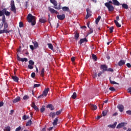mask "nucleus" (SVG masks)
Listing matches in <instances>:
<instances>
[{"mask_svg": "<svg viewBox=\"0 0 131 131\" xmlns=\"http://www.w3.org/2000/svg\"><path fill=\"white\" fill-rule=\"evenodd\" d=\"M107 112H108V111H107V110L103 111L102 112L103 116H106V115H107Z\"/></svg>", "mask_w": 131, "mask_h": 131, "instance_id": "43", "label": "nucleus"}, {"mask_svg": "<svg viewBox=\"0 0 131 131\" xmlns=\"http://www.w3.org/2000/svg\"><path fill=\"white\" fill-rule=\"evenodd\" d=\"M110 83H111V84H119L118 83H117L114 81L111 80V77H110Z\"/></svg>", "mask_w": 131, "mask_h": 131, "instance_id": "35", "label": "nucleus"}, {"mask_svg": "<svg viewBox=\"0 0 131 131\" xmlns=\"http://www.w3.org/2000/svg\"><path fill=\"white\" fill-rule=\"evenodd\" d=\"M31 75L32 78H34L35 77V73H32Z\"/></svg>", "mask_w": 131, "mask_h": 131, "instance_id": "52", "label": "nucleus"}, {"mask_svg": "<svg viewBox=\"0 0 131 131\" xmlns=\"http://www.w3.org/2000/svg\"><path fill=\"white\" fill-rule=\"evenodd\" d=\"M25 6V8L27 9V8L28 7V1L26 2V4Z\"/></svg>", "mask_w": 131, "mask_h": 131, "instance_id": "56", "label": "nucleus"}, {"mask_svg": "<svg viewBox=\"0 0 131 131\" xmlns=\"http://www.w3.org/2000/svg\"><path fill=\"white\" fill-rule=\"evenodd\" d=\"M50 3H51V4H53V5H54V8L56 10H61V5L59 4V5L58 6V3L57 2V1H56V0H50Z\"/></svg>", "mask_w": 131, "mask_h": 131, "instance_id": "4", "label": "nucleus"}, {"mask_svg": "<svg viewBox=\"0 0 131 131\" xmlns=\"http://www.w3.org/2000/svg\"><path fill=\"white\" fill-rule=\"evenodd\" d=\"M20 100H21L20 97H17L15 99H13V103H17V102H19V101H20Z\"/></svg>", "mask_w": 131, "mask_h": 131, "instance_id": "26", "label": "nucleus"}, {"mask_svg": "<svg viewBox=\"0 0 131 131\" xmlns=\"http://www.w3.org/2000/svg\"><path fill=\"white\" fill-rule=\"evenodd\" d=\"M122 7L123 9H126V10L128 9V5H127V4H123L122 5Z\"/></svg>", "mask_w": 131, "mask_h": 131, "instance_id": "31", "label": "nucleus"}, {"mask_svg": "<svg viewBox=\"0 0 131 131\" xmlns=\"http://www.w3.org/2000/svg\"><path fill=\"white\" fill-rule=\"evenodd\" d=\"M30 48L31 50H32V51H33L34 50V47H33V45H30Z\"/></svg>", "mask_w": 131, "mask_h": 131, "instance_id": "58", "label": "nucleus"}, {"mask_svg": "<svg viewBox=\"0 0 131 131\" xmlns=\"http://www.w3.org/2000/svg\"><path fill=\"white\" fill-rule=\"evenodd\" d=\"M86 12L87 14L85 16V19H89V18H90V17H91V16H92V10H91V9H90V8H87L86 9Z\"/></svg>", "mask_w": 131, "mask_h": 131, "instance_id": "8", "label": "nucleus"}, {"mask_svg": "<svg viewBox=\"0 0 131 131\" xmlns=\"http://www.w3.org/2000/svg\"><path fill=\"white\" fill-rule=\"evenodd\" d=\"M75 37L76 38V40L78 39L79 37V33H78V32H75Z\"/></svg>", "mask_w": 131, "mask_h": 131, "instance_id": "37", "label": "nucleus"}, {"mask_svg": "<svg viewBox=\"0 0 131 131\" xmlns=\"http://www.w3.org/2000/svg\"><path fill=\"white\" fill-rule=\"evenodd\" d=\"M39 21L41 23H46V22H47V18H46L45 16L41 17V18H39Z\"/></svg>", "mask_w": 131, "mask_h": 131, "instance_id": "16", "label": "nucleus"}, {"mask_svg": "<svg viewBox=\"0 0 131 131\" xmlns=\"http://www.w3.org/2000/svg\"><path fill=\"white\" fill-rule=\"evenodd\" d=\"M114 23L116 25L117 27H121V25L119 24V23L117 20H114Z\"/></svg>", "mask_w": 131, "mask_h": 131, "instance_id": "30", "label": "nucleus"}, {"mask_svg": "<svg viewBox=\"0 0 131 131\" xmlns=\"http://www.w3.org/2000/svg\"><path fill=\"white\" fill-rule=\"evenodd\" d=\"M117 107L118 108L120 112H123V111H124V106H123L122 104H118Z\"/></svg>", "mask_w": 131, "mask_h": 131, "instance_id": "10", "label": "nucleus"}, {"mask_svg": "<svg viewBox=\"0 0 131 131\" xmlns=\"http://www.w3.org/2000/svg\"><path fill=\"white\" fill-rule=\"evenodd\" d=\"M29 65H32L33 66V65H34V61H33L32 60H30L29 61Z\"/></svg>", "mask_w": 131, "mask_h": 131, "instance_id": "41", "label": "nucleus"}, {"mask_svg": "<svg viewBox=\"0 0 131 131\" xmlns=\"http://www.w3.org/2000/svg\"><path fill=\"white\" fill-rule=\"evenodd\" d=\"M4 27V23H2V24H1V25H0V30H1V29H2V27Z\"/></svg>", "mask_w": 131, "mask_h": 131, "instance_id": "62", "label": "nucleus"}, {"mask_svg": "<svg viewBox=\"0 0 131 131\" xmlns=\"http://www.w3.org/2000/svg\"><path fill=\"white\" fill-rule=\"evenodd\" d=\"M125 124H127V123L125 122L120 123L117 126V128H121V127H123Z\"/></svg>", "mask_w": 131, "mask_h": 131, "instance_id": "14", "label": "nucleus"}, {"mask_svg": "<svg viewBox=\"0 0 131 131\" xmlns=\"http://www.w3.org/2000/svg\"><path fill=\"white\" fill-rule=\"evenodd\" d=\"M114 29V27H111L110 28V33H112L113 32V30Z\"/></svg>", "mask_w": 131, "mask_h": 131, "instance_id": "47", "label": "nucleus"}, {"mask_svg": "<svg viewBox=\"0 0 131 131\" xmlns=\"http://www.w3.org/2000/svg\"><path fill=\"white\" fill-rule=\"evenodd\" d=\"M90 107L92 110H97L98 109V107L96 105L91 104Z\"/></svg>", "mask_w": 131, "mask_h": 131, "instance_id": "20", "label": "nucleus"}, {"mask_svg": "<svg viewBox=\"0 0 131 131\" xmlns=\"http://www.w3.org/2000/svg\"><path fill=\"white\" fill-rule=\"evenodd\" d=\"M45 105H43L40 108L41 113H43V112H45V111L46 110V108H45Z\"/></svg>", "mask_w": 131, "mask_h": 131, "instance_id": "40", "label": "nucleus"}, {"mask_svg": "<svg viewBox=\"0 0 131 131\" xmlns=\"http://www.w3.org/2000/svg\"><path fill=\"white\" fill-rule=\"evenodd\" d=\"M92 58L95 60V61H97V56L94 54H92Z\"/></svg>", "mask_w": 131, "mask_h": 131, "instance_id": "44", "label": "nucleus"}, {"mask_svg": "<svg viewBox=\"0 0 131 131\" xmlns=\"http://www.w3.org/2000/svg\"><path fill=\"white\" fill-rule=\"evenodd\" d=\"M58 120L59 119L57 118H55L53 121V125L54 126L57 125V124H58Z\"/></svg>", "mask_w": 131, "mask_h": 131, "instance_id": "24", "label": "nucleus"}, {"mask_svg": "<svg viewBox=\"0 0 131 131\" xmlns=\"http://www.w3.org/2000/svg\"><path fill=\"white\" fill-rule=\"evenodd\" d=\"M22 118L23 120H27V119H29V116H27L26 115H24Z\"/></svg>", "mask_w": 131, "mask_h": 131, "instance_id": "33", "label": "nucleus"}, {"mask_svg": "<svg viewBox=\"0 0 131 131\" xmlns=\"http://www.w3.org/2000/svg\"><path fill=\"white\" fill-rule=\"evenodd\" d=\"M53 129V127H50L48 128V130L49 131H51Z\"/></svg>", "mask_w": 131, "mask_h": 131, "instance_id": "64", "label": "nucleus"}, {"mask_svg": "<svg viewBox=\"0 0 131 131\" xmlns=\"http://www.w3.org/2000/svg\"><path fill=\"white\" fill-rule=\"evenodd\" d=\"M71 61H72V62H74V61H75V57H72L71 58Z\"/></svg>", "mask_w": 131, "mask_h": 131, "instance_id": "61", "label": "nucleus"}, {"mask_svg": "<svg viewBox=\"0 0 131 131\" xmlns=\"http://www.w3.org/2000/svg\"><path fill=\"white\" fill-rule=\"evenodd\" d=\"M17 61H20L21 62H27L28 61V59L27 58H21L19 56V55L17 54Z\"/></svg>", "mask_w": 131, "mask_h": 131, "instance_id": "9", "label": "nucleus"}, {"mask_svg": "<svg viewBox=\"0 0 131 131\" xmlns=\"http://www.w3.org/2000/svg\"><path fill=\"white\" fill-rule=\"evenodd\" d=\"M40 75L42 77H43V76H45V68L42 69V70L41 71V73H40Z\"/></svg>", "mask_w": 131, "mask_h": 131, "instance_id": "38", "label": "nucleus"}, {"mask_svg": "<svg viewBox=\"0 0 131 131\" xmlns=\"http://www.w3.org/2000/svg\"><path fill=\"white\" fill-rule=\"evenodd\" d=\"M77 97V94H76V92H74L73 95H72L71 97L72 99H76V97Z\"/></svg>", "mask_w": 131, "mask_h": 131, "instance_id": "34", "label": "nucleus"}, {"mask_svg": "<svg viewBox=\"0 0 131 131\" xmlns=\"http://www.w3.org/2000/svg\"><path fill=\"white\" fill-rule=\"evenodd\" d=\"M61 112H62V110H59L56 113V115H60L61 114Z\"/></svg>", "mask_w": 131, "mask_h": 131, "instance_id": "49", "label": "nucleus"}, {"mask_svg": "<svg viewBox=\"0 0 131 131\" xmlns=\"http://www.w3.org/2000/svg\"><path fill=\"white\" fill-rule=\"evenodd\" d=\"M112 2L114 6H119L120 5V3L117 0H112Z\"/></svg>", "mask_w": 131, "mask_h": 131, "instance_id": "21", "label": "nucleus"}, {"mask_svg": "<svg viewBox=\"0 0 131 131\" xmlns=\"http://www.w3.org/2000/svg\"><path fill=\"white\" fill-rule=\"evenodd\" d=\"M116 90L114 89V87H110V91H112V92H113L115 91Z\"/></svg>", "mask_w": 131, "mask_h": 131, "instance_id": "54", "label": "nucleus"}, {"mask_svg": "<svg viewBox=\"0 0 131 131\" xmlns=\"http://www.w3.org/2000/svg\"><path fill=\"white\" fill-rule=\"evenodd\" d=\"M47 108H50V110H54V106L52 105V104H48L47 106Z\"/></svg>", "mask_w": 131, "mask_h": 131, "instance_id": "36", "label": "nucleus"}, {"mask_svg": "<svg viewBox=\"0 0 131 131\" xmlns=\"http://www.w3.org/2000/svg\"><path fill=\"white\" fill-rule=\"evenodd\" d=\"M88 42V39L86 38H84L82 39H81L80 40V41L78 42V43H79L80 45H82V43H83V42Z\"/></svg>", "mask_w": 131, "mask_h": 131, "instance_id": "17", "label": "nucleus"}, {"mask_svg": "<svg viewBox=\"0 0 131 131\" xmlns=\"http://www.w3.org/2000/svg\"><path fill=\"white\" fill-rule=\"evenodd\" d=\"M32 43L34 45L35 49H36V48H38V43L36 42V41H33Z\"/></svg>", "mask_w": 131, "mask_h": 131, "instance_id": "29", "label": "nucleus"}, {"mask_svg": "<svg viewBox=\"0 0 131 131\" xmlns=\"http://www.w3.org/2000/svg\"><path fill=\"white\" fill-rule=\"evenodd\" d=\"M125 64V61L121 60L118 62V66H122V65H124Z\"/></svg>", "mask_w": 131, "mask_h": 131, "instance_id": "23", "label": "nucleus"}, {"mask_svg": "<svg viewBox=\"0 0 131 131\" xmlns=\"http://www.w3.org/2000/svg\"><path fill=\"white\" fill-rule=\"evenodd\" d=\"M3 23L4 29L3 30H0V34H2L3 33H10L11 32V31H8L7 30V28L9 27V25H8V23L7 22L4 21L2 22Z\"/></svg>", "mask_w": 131, "mask_h": 131, "instance_id": "3", "label": "nucleus"}, {"mask_svg": "<svg viewBox=\"0 0 131 131\" xmlns=\"http://www.w3.org/2000/svg\"><path fill=\"white\" fill-rule=\"evenodd\" d=\"M47 46H48L49 49L51 50L52 51H54V46H53V45L52 43H48Z\"/></svg>", "mask_w": 131, "mask_h": 131, "instance_id": "25", "label": "nucleus"}, {"mask_svg": "<svg viewBox=\"0 0 131 131\" xmlns=\"http://www.w3.org/2000/svg\"><path fill=\"white\" fill-rule=\"evenodd\" d=\"M97 73H95L94 75H93V78H96V77H97Z\"/></svg>", "mask_w": 131, "mask_h": 131, "instance_id": "63", "label": "nucleus"}, {"mask_svg": "<svg viewBox=\"0 0 131 131\" xmlns=\"http://www.w3.org/2000/svg\"><path fill=\"white\" fill-rule=\"evenodd\" d=\"M126 113L128 114V115H131V111H127L126 112Z\"/></svg>", "mask_w": 131, "mask_h": 131, "instance_id": "57", "label": "nucleus"}, {"mask_svg": "<svg viewBox=\"0 0 131 131\" xmlns=\"http://www.w3.org/2000/svg\"><path fill=\"white\" fill-rule=\"evenodd\" d=\"M29 99V97H28V96L27 95H25L23 97L24 100H28Z\"/></svg>", "mask_w": 131, "mask_h": 131, "instance_id": "48", "label": "nucleus"}, {"mask_svg": "<svg viewBox=\"0 0 131 131\" xmlns=\"http://www.w3.org/2000/svg\"><path fill=\"white\" fill-rule=\"evenodd\" d=\"M49 116L50 117H52V118H54L56 116V113H53V112H51L49 114Z\"/></svg>", "mask_w": 131, "mask_h": 131, "instance_id": "28", "label": "nucleus"}, {"mask_svg": "<svg viewBox=\"0 0 131 131\" xmlns=\"http://www.w3.org/2000/svg\"><path fill=\"white\" fill-rule=\"evenodd\" d=\"M31 124H32V121H31V119L29 121H28L26 123V126H30Z\"/></svg>", "mask_w": 131, "mask_h": 131, "instance_id": "27", "label": "nucleus"}, {"mask_svg": "<svg viewBox=\"0 0 131 131\" xmlns=\"http://www.w3.org/2000/svg\"><path fill=\"white\" fill-rule=\"evenodd\" d=\"M126 66H127V67H128V68H131V64L129 63H127L126 64Z\"/></svg>", "mask_w": 131, "mask_h": 131, "instance_id": "59", "label": "nucleus"}, {"mask_svg": "<svg viewBox=\"0 0 131 131\" xmlns=\"http://www.w3.org/2000/svg\"><path fill=\"white\" fill-rule=\"evenodd\" d=\"M40 86V84H34L33 89H35V88H39Z\"/></svg>", "mask_w": 131, "mask_h": 131, "instance_id": "42", "label": "nucleus"}, {"mask_svg": "<svg viewBox=\"0 0 131 131\" xmlns=\"http://www.w3.org/2000/svg\"><path fill=\"white\" fill-rule=\"evenodd\" d=\"M100 20H101V16H99L95 20L96 24H98L99 22L100 21Z\"/></svg>", "mask_w": 131, "mask_h": 131, "instance_id": "32", "label": "nucleus"}, {"mask_svg": "<svg viewBox=\"0 0 131 131\" xmlns=\"http://www.w3.org/2000/svg\"><path fill=\"white\" fill-rule=\"evenodd\" d=\"M57 17L58 20L62 21L63 19H65V15L64 14H62V15H57Z\"/></svg>", "mask_w": 131, "mask_h": 131, "instance_id": "13", "label": "nucleus"}, {"mask_svg": "<svg viewBox=\"0 0 131 131\" xmlns=\"http://www.w3.org/2000/svg\"><path fill=\"white\" fill-rule=\"evenodd\" d=\"M102 73H104V72H103V71H102V72H100L98 73V77H100V76H101L102 75Z\"/></svg>", "mask_w": 131, "mask_h": 131, "instance_id": "55", "label": "nucleus"}, {"mask_svg": "<svg viewBox=\"0 0 131 131\" xmlns=\"http://www.w3.org/2000/svg\"><path fill=\"white\" fill-rule=\"evenodd\" d=\"M31 106L33 109H34L36 111H39V108L37 107V106L35 105V103L34 102H33L31 104Z\"/></svg>", "mask_w": 131, "mask_h": 131, "instance_id": "15", "label": "nucleus"}, {"mask_svg": "<svg viewBox=\"0 0 131 131\" xmlns=\"http://www.w3.org/2000/svg\"><path fill=\"white\" fill-rule=\"evenodd\" d=\"M104 6L107 8L108 12H113L115 10V8L112 6V5L109 3H105Z\"/></svg>", "mask_w": 131, "mask_h": 131, "instance_id": "7", "label": "nucleus"}, {"mask_svg": "<svg viewBox=\"0 0 131 131\" xmlns=\"http://www.w3.org/2000/svg\"><path fill=\"white\" fill-rule=\"evenodd\" d=\"M11 77L15 82H18V81H19V78H18L17 76H12Z\"/></svg>", "mask_w": 131, "mask_h": 131, "instance_id": "18", "label": "nucleus"}, {"mask_svg": "<svg viewBox=\"0 0 131 131\" xmlns=\"http://www.w3.org/2000/svg\"><path fill=\"white\" fill-rule=\"evenodd\" d=\"M28 69H33V66L31 65V64H28Z\"/></svg>", "mask_w": 131, "mask_h": 131, "instance_id": "46", "label": "nucleus"}, {"mask_svg": "<svg viewBox=\"0 0 131 131\" xmlns=\"http://www.w3.org/2000/svg\"><path fill=\"white\" fill-rule=\"evenodd\" d=\"M94 32V30L93 29L90 28V32L88 33V35H90V34H92Z\"/></svg>", "mask_w": 131, "mask_h": 131, "instance_id": "45", "label": "nucleus"}, {"mask_svg": "<svg viewBox=\"0 0 131 131\" xmlns=\"http://www.w3.org/2000/svg\"><path fill=\"white\" fill-rule=\"evenodd\" d=\"M48 10L51 14H59V12H58L57 11L55 10L53 8H52L51 7H48Z\"/></svg>", "mask_w": 131, "mask_h": 131, "instance_id": "11", "label": "nucleus"}, {"mask_svg": "<svg viewBox=\"0 0 131 131\" xmlns=\"http://www.w3.org/2000/svg\"><path fill=\"white\" fill-rule=\"evenodd\" d=\"M106 71H109L110 72H113V71H114V70H113V69L108 68V69H107Z\"/></svg>", "mask_w": 131, "mask_h": 131, "instance_id": "50", "label": "nucleus"}, {"mask_svg": "<svg viewBox=\"0 0 131 131\" xmlns=\"http://www.w3.org/2000/svg\"><path fill=\"white\" fill-rule=\"evenodd\" d=\"M21 126H19L18 127L16 128L15 129V131H20L21 130Z\"/></svg>", "mask_w": 131, "mask_h": 131, "instance_id": "53", "label": "nucleus"}, {"mask_svg": "<svg viewBox=\"0 0 131 131\" xmlns=\"http://www.w3.org/2000/svg\"><path fill=\"white\" fill-rule=\"evenodd\" d=\"M11 8L10 10L11 12H13L14 13V14H16V6H15V2L14 0H11V3H10Z\"/></svg>", "mask_w": 131, "mask_h": 131, "instance_id": "6", "label": "nucleus"}, {"mask_svg": "<svg viewBox=\"0 0 131 131\" xmlns=\"http://www.w3.org/2000/svg\"><path fill=\"white\" fill-rule=\"evenodd\" d=\"M4 106V102L1 101L0 102V107H3Z\"/></svg>", "mask_w": 131, "mask_h": 131, "instance_id": "60", "label": "nucleus"}, {"mask_svg": "<svg viewBox=\"0 0 131 131\" xmlns=\"http://www.w3.org/2000/svg\"><path fill=\"white\" fill-rule=\"evenodd\" d=\"M117 124V122H115L114 124H110L108 125V127H110L111 128H115L116 127V125Z\"/></svg>", "mask_w": 131, "mask_h": 131, "instance_id": "22", "label": "nucleus"}, {"mask_svg": "<svg viewBox=\"0 0 131 131\" xmlns=\"http://www.w3.org/2000/svg\"><path fill=\"white\" fill-rule=\"evenodd\" d=\"M62 10L63 11V12H71V11L69 10V7L66 6L63 7L62 8Z\"/></svg>", "mask_w": 131, "mask_h": 131, "instance_id": "19", "label": "nucleus"}, {"mask_svg": "<svg viewBox=\"0 0 131 131\" xmlns=\"http://www.w3.org/2000/svg\"><path fill=\"white\" fill-rule=\"evenodd\" d=\"M27 19L29 23H31L32 26H34L36 24V19L35 16L32 15L31 14H29L27 17Z\"/></svg>", "mask_w": 131, "mask_h": 131, "instance_id": "1", "label": "nucleus"}, {"mask_svg": "<svg viewBox=\"0 0 131 131\" xmlns=\"http://www.w3.org/2000/svg\"><path fill=\"white\" fill-rule=\"evenodd\" d=\"M108 67H107V66L105 64H102L100 66V69L102 70V72H105V71H107Z\"/></svg>", "mask_w": 131, "mask_h": 131, "instance_id": "12", "label": "nucleus"}, {"mask_svg": "<svg viewBox=\"0 0 131 131\" xmlns=\"http://www.w3.org/2000/svg\"><path fill=\"white\" fill-rule=\"evenodd\" d=\"M49 91H50L49 88L45 89L43 91L42 94L38 97V99L43 98V97H47V96H48V93H49Z\"/></svg>", "mask_w": 131, "mask_h": 131, "instance_id": "5", "label": "nucleus"}, {"mask_svg": "<svg viewBox=\"0 0 131 131\" xmlns=\"http://www.w3.org/2000/svg\"><path fill=\"white\" fill-rule=\"evenodd\" d=\"M19 26L20 28H21V27H23L24 25H23V23H22V21L19 22Z\"/></svg>", "mask_w": 131, "mask_h": 131, "instance_id": "51", "label": "nucleus"}, {"mask_svg": "<svg viewBox=\"0 0 131 131\" xmlns=\"http://www.w3.org/2000/svg\"><path fill=\"white\" fill-rule=\"evenodd\" d=\"M2 22L5 23L6 21V16H10V15H11V12L8 11L7 9L4 8L2 10ZM5 15H6V16H5Z\"/></svg>", "mask_w": 131, "mask_h": 131, "instance_id": "2", "label": "nucleus"}, {"mask_svg": "<svg viewBox=\"0 0 131 131\" xmlns=\"http://www.w3.org/2000/svg\"><path fill=\"white\" fill-rule=\"evenodd\" d=\"M4 131H11V127L8 126L5 127Z\"/></svg>", "mask_w": 131, "mask_h": 131, "instance_id": "39", "label": "nucleus"}]
</instances>
